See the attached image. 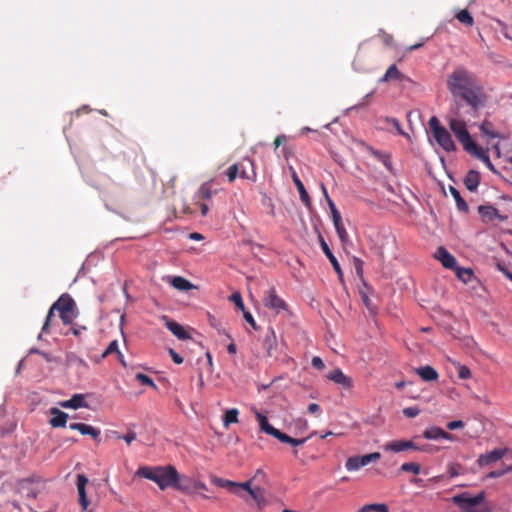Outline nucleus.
Listing matches in <instances>:
<instances>
[{
  "mask_svg": "<svg viewBox=\"0 0 512 512\" xmlns=\"http://www.w3.org/2000/svg\"><path fill=\"white\" fill-rule=\"evenodd\" d=\"M448 91L458 107L468 106L473 112L483 108L488 100L484 87L476 75L464 67H457L446 80Z\"/></svg>",
  "mask_w": 512,
  "mask_h": 512,
  "instance_id": "nucleus-1",
  "label": "nucleus"
},
{
  "mask_svg": "<svg viewBox=\"0 0 512 512\" xmlns=\"http://www.w3.org/2000/svg\"><path fill=\"white\" fill-rule=\"evenodd\" d=\"M136 475L155 482L161 490L173 488L176 480L177 470L172 465L166 466H142Z\"/></svg>",
  "mask_w": 512,
  "mask_h": 512,
  "instance_id": "nucleus-2",
  "label": "nucleus"
},
{
  "mask_svg": "<svg viewBox=\"0 0 512 512\" xmlns=\"http://www.w3.org/2000/svg\"><path fill=\"white\" fill-rule=\"evenodd\" d=\"M52 310L59 313V317L64 325H70L78 316V310L74 299L67 293L62 294L57 301L52 304Z\"/></svg>",
  "mask_w": 512,
  "mask_h": 512,
  "instance_id": "nucleus-3",
  "label": "nucleus"
},
{
  "mask_svg": "<svg viewBox=\"0 0 512 512\" xmlns=\"http://www.w3.org/2000/svg\"><path fill=\"white\" fill-rule=\"evenodd\" d=\"M449 127L457 137L458 141L462 144L463 149L466 152L475 150L477 144L470 136L464 121L452 118L449 121Z\"/></svg>",
  "mask_w": 512,
  "mask_h": 512,
  "instance_id": "nucleus-4",
  "label": "nucleus"
},
{
  "mask_svg": "<svg viewBox=\"0 0 512 512\" xmlns=\"http://www.w3.org/2000/svg\"><path fill=\"white\" fill-rule=\"evenodd\" d=\"M485 498L484 492L471 497L468 492H464L452 497V502L457 505L462 512H483L477 506L483 502Z\"/></svg>",
  "mask_w": 512,
  "mask_h": 512,
  "instance_id": "nucleus-5",
  "label": "nucleus"
},
{
  "mask_svg": "<svg viewBox=\"0 0 512 512\" xmlns=\"http://www.w3.org/2000/svg\"><path fill=\"white\" fill-rule=\"evenodd\" d=\"M263 303L265 307L274 310L276 314L288 310L286 302L277 295L274 287L266 291Z\"/></svg>",
  "mask_w": 512,
  "mask_h": 512,
  "instance_id": "nucleus-6",
  "label": "nucleus"
},
{
  "mask_svg": "<svg viewBox=\"0 0 512 512\" xmlns=\"http://www.w3.org/2000/svg\"><path fill=\"white\" fill-rule=\"evenodd\" d=\"M385 451L399 453L406 450L428 451L427 446L419 447L411 440H394L384 445Z\"/></svg>",
  "mask_w": 512,
  "mask_h": 512,
  "instance_id": "nucleus-7",
  "label": "nucleus"
},
{
  "mask_svg": "<svg viewBox=\"0 0 512 512\" xmlns=\"http://www.w3.org/2000/svg\"><path fill=\"white\" fill-rule=\"evenodd\" d=\"M435 141L446 152H453L456 150V145L452 139L451 134L446 128H438L433 134Z\"/></svg>",
  "mask_w": 512,
  "mask_h": 512,
  "instance_id": "nucleus-8",
  "label": "nucleus"
},
{
  "mask_svg": "<svg viewBox=\"0 0 512 512\" xmlns=\"http://www.w3.org/2000/svg\"><path fill=\"white\" fill-rule=\"evenodd\" d=\"M163 319L165 320V325L167 329L178 339L180 340H187L191 338V335L189 332L185 329L184 326L180 325L179 323L169 319L168 317L164 316Z\"/></svg>",
  "mask_w": 512,
  "mask_h": 512,
  "instance_id": "nucleus-9",
  "label": "nucleus"
},
{
  "mask_svg": "<svg viewBox=\"0 0 512 512\" xmlns=\"http://www.w3.org/2000/svg\"><path fill=\"white\" fill-rule=\"evenodd\" d=\"M327 379L342 386L345 389H350L353 385V380L346 376L341 369L336 368L327 374Z\"/></svg>",
  "mask_w": 512,
  "mask_h": 512,
  "instance_id": "nucleus-10",
  "label": "nucleus"
},
{
  "mask_svg": "<svg viewBox=\"0 0 512 512\" xmlns=\"http://www.w3.org/2000/svg\"><path fill=\"white\" fill-rule=\"evenodd\" d=\"M194 482L195 480H193L192 478L180 475L177 472L176 480L173 484V489L183 493L190 494L194 492Z\"/></svg>",
  "mask_w": 512,
  "mask_h": 512,
  "instance_id": "nucleus-11",
  "label": "nucleus"
},
{
  "mask_svg": "<svg viewBox=\"0 0 512 512\" xmlns=\"http://www.w3.org/2000/svg\"><path fill=\"white\" fill-rule=\"evenodd\" d=\"M435 257L447 269H454L456 267V258L443 246L438 247Z\"/></svg>",
  "mask_w": 512,
  "mask_h": 512,
  "instance_id": "nucleus-12",
  "label": "nucleus"
},
{
  "mask_svg": "<svg viewBox=\"0 0 512 512\" xmlns=\"http://www.w3.org/2000/svg\"><path fill=\"white\" fill-rule=\"evenodd\" d=\"M506 450L503 449H495L493 451L487 452L485 454H481L477 460L479 466H487L492 463H495L502 459L505 455Z\"/></svg>",
  "mask_w": 512,
  "mask_h": 512,
  "instance_id": "nucleus-13",
  "label": "nucleus"
},
{
  "mask_svg": "<svg viewBox=\"0 0 512 512\" xmlns=\"http://www.w3.org/2000/svg\"><path fill=\"white\" fill-rule=\"evenodd\" d=\"M365 147L371 156H373L377 161L381 162L389 172L393 173V166L390 154L374 149L369 145H366Z\"/></svg>",
  "mask_w": 512,
  "mask_h": 512,
  "instance_id": "nucleus-14",
  "label": "nucleus"
},
{
  "mask_svg": "<svg viewBox=\"0 0 512 512\" xmlns=\"http://www.w3.org/2000/svg\"><path fill=\"white\" fill-rule=\"evenodd\" d=\"M88 478L83 474L77 475V490L79 494V502L83 510H86L89 506V501L86 495V485Z\"/></svg>",
  "mask_w": 512,
  "mask_h": 512,
  "instance_id": "nucleus-15",
  "label": "nucleus"
},
{
  "mask_svg": "<svg viewBox=\"0 0 512 512\" xmlns=\"http://www.w3.org/2000/svg\"><path fill=\"white\" fill-rule=\"evenodd\" d=\"M289 170L291 172L292 180H293L294 184L296 185L297 190L299 192L301 201L307 207H309L311 205V199H310L308 192L305 189L304 184L302 183V181L300 180V178L298 177L296 171L294 170V168L292 166L289 167Z\"/></svg>",
  "mask_w": 512,
  "mask_h": 512,
  "instance_id": "nucleus-16",
  "label": "nucleus"
},
{
  "mask_svg": "<svg viewBox=\"0 0 512 512\" xmlns=\"http://www.w3.org/2000/svg\"><path fill=\"white\" fill-rule=\"evenodd\" d=\"M51 419L49 423L54 428L65 427L68 419V414L60 409L53 407L50 409Z\"/></svg>",
  "mask_w": 512,
  "mask_h": 512,
  "instance_id": "nucleus-17",
  "label": "nucleus"
},
{
  "mask_svg": "<svg viewBox=\"0 0 512 512\" xmlns=\"http://www.w3.org/2000/svg\"><path fill=\"white\" fill-rule=\"evenodd\" d=\"M238 164L241 165V168L239 171V177H241L242 179L255 181L256 172H255L253 161L250 159H244L243 161L239 162Z\"/></svg>",
  "mask_w": 512,
  "mask_h": 512,
  "instance_id": "nucleus-18",
  "label": "nucleus"
},
{
  "mask_svg": "<svg viewBox=\"0 0 512 512\" xmlns=\"http://www.w3.org/2000/svg\"><path fill=\"white\" fill-rule=\"evenodd\" d=\"M69 428L79 431L82 435H89L94 440L98 439L101 434L99 429L85 423H71Z\"/></svg>",
  "mask_w": 512,
  "mask_h": 512,
  "instance_id": "nucleus-19",
  "label": "nucleus"
},
{
  "mask_svg": "<svg viewBox=\"0 0 512 512\" xmlns=\"http://www.w3.org/2000/svg\"><path fill=\"white\" fill-rule=\"evenodd\" d=\"M320 244H321V248H322L324 254L329 259V261L332 264L339 279L342 280L343 272L341 270L340 264H339L338 260L336 259V257L334 256V254L332 253V251L330 250L328 244L325 242V240L322 237L320 238Z\"/></svg>",
  "mask_w": 512,
  "mask_h": 512,
  "instance_id": "nucleus-20",
  "label": "nucleus"
},
{
  "mask_svg": "<svg viewBox=\"0 0 512 512\" xmlns=\"http://www.w3.org/2000/svg\"><path fill=\"white\" fill-rule=\"evenodd\" d=\"M59 405L67 409L88 407V404L85 402V396L83 394H74L69 400L62 401L59 403Z\"/></svg>",
  "mask_w": 512,
  "mask_h": 512,
  "instance_id": "nucleus-21",
  "label": "nucleus"
},
{
  "mask_svg": "<svg viewBox=\"0 0 512 512\" xmlns=\"http://www.w3.org/2000/svg\"><path fill=\"white\" fill-rule=\"evenodd\" d=\"M423 437L426 438V439H431V440H437V439H440V438L446 439V440H452L453 439V435L452 434L447 433L443 429H441L439 427H436V426H433V427H430V428L426 429L423 432Z\"/></svg>",
  "mask_w": 512,
  "mask_h": 512,
  "instance_id": "nucleus-22",
  "label": "nucleus"
},
{
  "mask_svg": "<svg viewBox=\"0 0 512 512\" xmlns=\"http://www.w3.org/2000/svg\"><path fill=\"white\" fill-rule=\"evenodd\" d=\"M256 417L258 419L260 429L277 439L281 431L270 425L267 417L262 415L261 413L257 412Z\"/></svg>",
  "mask_w": 512,
  "mask_h": 512,
  "instance_id": "nucleus-23",
  "label": "nucleus"
},
{
  "mask_svg": "<svg viewBox=\"0 0 512 512\" xmlns=\"http://www.w3.org/2000/svg\"><path fill=\"white\" fill-rule=\"evenodd\" d=\"M276 346H277L276 334H275V331L272 328H270L267 331L265 338L263 340V348L266 350L267 356H269V357L272 356L273 350L276 348Z\"/></svg>",
  "mask_w": 512,
  "mask_h": 512,
  "instance_id": "nucleus-24",
  "label": "nucleus"
},
{
  "mask_svg": "<svg viewBox=\"0 0 512 512\" xmlns=\"http://www.w3.org/2000/svg\"><path fill=\"white\" fill-rule=\"evenodd\" d=\"M479 182H480V175L477 171H474V170H470L464 178V184H465L466 188L471 192L476 191V189L479 185Z\"/></svg>",
  "mask_w": 512,
  "mask_h": 512,
  "instance_id": "nucleus-25",
  "label": "nucleus"
},
{
  "mask_svg": "<svg viewBox=\"0 0 512 512\" xmlns=\"http://www.w3.org/2000/svg\"><path fill=\"white\" fill-rule=\"evenodd\" d=\"M169 283L177 290L180 291H188L191 290L194 286L193 284L181 276H173L169 278Z\"/></svg>",
  "mask_w": 512,
  "mask_h": 512,
  "instance_id": "nucleus-26",
  "label": "nucleus"
},
{
  "mask_svg": "<svg viewBox=\"0 0 512 512\" xmlns=\"http://www.w3.org/2000/svg\"><path fill=\"white\" fill-rule=\"evenodd\" d=\"M416 372L424 381H435L439 377L438 372L428 365L418 368Z\"/></svg>",
  "mask_w": 512,
  "mask_h": 512,
  "instance_id": "nucleus-27",
  "label": "nucleus"
},
{
  "mask_svg": "<svg viewBox=\"0 0 512 512\" xmlns=\"http://www.w3.org/2000/svg\"><path fill=\"white\" fill-rule=\"evenodd\" d=\"M468 153L482 160L491 171H495L494 166L489 158V155L487 154V151L483 150L481 147L476 145L475 150L469 151Z\"/></svg>",
  "mask_w": 512,
  "mask_h": 512,
  "instance_id": "nucleus-28",
  "label": "nucleus"
},
{
  "mask_svg": "<svg viewBox=\"0 0 512 512\" xmlns=\"http://www.w3.org/2000/svg\"><path fill=\"white\" fill-rule=\"evenodd\" d=\"M403 74L398 70L395 64L391 65L384 76L380 79V82H388L391 80H402Z\"/></svg>",
  "mask_w": 512,
  "mask_h": 512,
  "instance_id": "nucleus-29",
  "label": "nucleus"
},
{
  "mask_svg": "<svg viewBox=\"0 0 512 512\" xmlns=\"http://www.w3.org/2000/svg\"><path fill=\"white\" fill-rule=\"evenodd\" d=\"M478 212L483 218L487 220H492L496 217H499L498 210L490 205L479 206Z\"/></svg>",
  "mask_w": 512,
  "mask_h": 512,
  "instance_id": "nucleus-30",
  "label": "nucleus"
},
{
  "mask_svg": "<svg viewBox=\"0 0 512 512\" xmlns=\"http://www.w3.org/2000/svg\"><path fill=\"white\" fill-rule=\"evenodd\" d=\"M358 512H389V507L385 503H373L362 506Z\"/></svg>",
  "mask_w": 512,
  "mask_h": 512,
  "instance_id": "nucleus-31",
  "label": "nucleus"
},
{
  "mask_svg": "<svg viewBox=\"0 0 512 512\" xmlns=\"http://www.w3.org/2000/svg\"><path fill=\"white\" fill-rule=\"evenodd\" d=\"M449 191L456 202L457 208L460 211L467 212L468 205H467L466 201L461 197L460 192L453 186H450Z\"/></svg>",
  "mask_w": 512,
  "mask_h": 512,
  "instance_id": "nucleus-32",
  "label": "nucleus"
},
{
  "mask_svg": "<svg viewBox=\"0 0 512 512\" xmlns=\"http://www.w3.org/2000/svg\"><path fill=\"white\" fill-rule=\"evenodd\" d=\"M112 353H116L119 360L121 361V363L125 366V362L123 360V355L122 353L119 351V348H118V342L117 340H113L112 342H110V344L108 345V347L105 349V351L103 352L102 354V358H105L107 357L108 355L112 354Z\"/></svg>",
  "mask_w": 512,
  "mask_h": 512,
  "instance_id": "nucleus-33",
  "label": "nucleus"
},
{
  "mask_svg": "<svg viewBox=\"0 0 512 512\" xmlns=\"http://www.w3.org/2000/svg\"><path fill=\"white\" fill-rule=\"evenodd\" d=\"M456 275L459 280L467 284L473 277V271L469 268L455 267Z\"/></svg>",
  "mask_w": 512,
  "mask_h": 512,
  "instance_id": "nucleus-34",
  "label": "nucleus"
},
{
  "mask_svg": "<svg viewBox=\"0 0 512 512\" xmlns=\"http://www.w3.org/2000/svg\"><path fill=\"white\" fill-rule=\"evenodd\" d=\"M277 439L282 442V443H287V444H290V445H293V446H300V445H303L307 438H303V439H296V438H292L290 437L289 435L283 433V432H280L279 436L277 437Z\"/></svg>",
  "mask_w": 512,
  "mask_h": 512,
  "instance_id": "nucleus-35",
  "label": "nucleus"
},
{
  "mask_svg": "<svg viewBox=\"0 0 512 512\" xmlns=\"http://www.w3.org/2000/svg\"><path fill=\"white\" fill-rule=\"evenodd\" d=\"M456 18L459 22L463 23L468 27H471L474 24V19L467 9H463L460 12H458L456 14Z\"/></svg>",
  "mask_w": 512,
  "mask_h": 512,
  "instance_id": "nucleus-36",
  "label": "nucleus"
},
{
  "mask_svg": "<svg viewBox=\"0 0 512 512\" xmlns=\"http://www.w3.org/2000/svg\"><path fill=\"white\" fill-rule=\"evenodd\" d=\"M480 130L482 133H484L485 135H487L491 138L499 137V133L494 131L492 123L487 120L481 124Z\"/></svg>",
  "mask_w": 512,
  "mask_h": 512,
  "instance_id": "nucleus-37",
  "label": "nucleus"
},
{
  "mask_svg": "<svg viewBox=\"0 0 512 512\" xmlns=\"http://www.w3.org/2000/svg\"><path fill=\"white\" fill-rule=\"evenodd\" d=\"M358 458L361 466L364 467L371 462L379 460L381 458V454L379 452H373L367 455L358 456Z\"/></svg>",
  "mask_w": 512,
  "mask_h": 512,
  "instance_id": "nucleus-38",
  "label": "nucleus"
},
{
  "mask_svg": "<svg viewBox=\"0 0 512 512\" xmlns=\"http://www.w3.org/2000/svg\"><path fill=\"white\" fill-rule=\"evenodd\" d=\"M238 422V410L229 409L226 411L224 416V426L228 427L232 423Z\"/></svg>",
  "mask_w": 512,
  "mask_h": 512,
  "instance_id": "nucleus-39",
  "label": "nucleus"
},
{
  "mask_svg": "<svg viewBox=\"0 0 512 512\" xmlns=\"http://www.w3.org/2000/svg\"><path fill=\"white\" fill-rule=\"evenodd\" d=\"M240 168L241 165L236 163L228 167V169L225 172V175L227 176V179L230 183L233 182L239 176Z\"/></svg>",
  "mask_w": 512,
  "mask_h": 512,
  "instance_id": "nucleus-40",
  "label": "nucleus"
},
{
  "mask_svg": "<svg viewBox=\"0 0 512 512\" xmlns=\"http://www.w3.org/2000/svg\"><path fill=\"white\" fill-rule=\"evenodd\" d=\"M321 188H322V191L327 199V202H328V205H329V208H330V211H331V215H332V218H338L340 214L339 210L337 209L335 203L332 201V199L329 197L328 193H327V190L324 186V184L321 185Z\"/></svg>",
  "mask_w": 512,
  "mask_h": 512,
  "instance_id": "nucleus-41",
  "label": "nucleus"
},
{
  "mask_svg": "<svg viewBox=\"0 0 512 512\" xmlns=\"http://www.w3.org/2000/svg\"><path fill=\"white\" fill-rule=\"evenodd\" d=\"M400 470L403 472H411V473L417 475L420 473L421 467L418 463L407 462V463H403L401 465Z\"/></svg>",
  "mask_w": 512,
  "mask_h": 512,
  "instance_id": "nucleus-42",
  "label": "nucleus"
},
{
  "mask_svg": "<svg viewBox=\"0 0 512 512\" xmlns=\"http://www.w3.org/2000/svg\"><path fill=\"white\" fill-rule=\"evenodd\" d=\"M135 378L142 385L150 386L153 389H157V386L154 383L153 379L151 377H149L148 375L143 374V373H137L135 375Z\"/></svg>",
  "mask_w": 512,
  "mask_h": 512,
  "instance_id": "nucleus-43",
  "label": "nucleus"
},
{
  "mask_svg": "<svg viewBox=\"0 0 512 512\" xmlns=\"http://www.w3.org/2000/svg\"><path fill=\"white\" fill-rule=\"evenodd\" d=\"M361 464L358 456L349 457L346 461L345 468L348 471H357L361 468Z\"/></svg>",
  "mask_w": 512,
  "mask_h": 512,
  "instance_id": "nucleus-44",
  "label": "nucleus"
},
{
  "mask_svg": "<svg viewBox=\"0 0 512 512\" xmlns=\"http://www.w3.org/2000/svg\"><path fill=\"white\" fill-rule=\"evenodd\" d=\"M198 196L200 199L207 200L212 196L211 186L209 183H204L198 192Z\"/></svg>",
  "mask_w": 512,
  "mask_h": 512,
  "instance_id": "nucleus-45",
  "label": "nucleus"
},
{
  "mask_svg": "<svg viewBox=\"0 0 512 512\" xmlns=\"http://www.w3.org/2000/svg\"><path fill=\"white\" fill-rule=\"evenodd\" d=\"M55 312H56V310H52V306H51L47 313L44 324L42 326V333L48 334L50 332V326H51L52 318L54 317Z\"/></svg>",
  "mask_w": 512,
  "mask_h": 512,
  "instance_id": "nucleus-46",
  "label": "nucleus"
},
{
  "mask_svg": "<svg viewBox=\"0 0 512 512\" xmlns=\"http://www.w3.org/2000/svg\"><path fill=\"white\" fill-rule=\"evenodd\" d=\"M249 494L258 504H261L264 501V491L262 488L255 487L250 490Z\"/></svg>",
  "mask_w": 512,
  "mask_h": 512,
  "instance_id": "nucleus-47",
  "label": "nucleus"
},
{
  "mask_svg": "<svg viewBox=\"0 0 512 512\" xmlns=\"http://www.w3.org/2000/svg\"><path fill=\"white\" fill-rule=\"evenodd\" d=\"M458 377L460 379H469L471 377L470 369L465 365H458L457 367Z\"/></svg>",
  "mask_w": 512,
  "mask_h": 512,
  "instance_id": "nucleus-48",
  "label": "nucleus"
},
{
  "mask_svg": "<svg viewBox=\"0 0 512 512\" xmlns=\"http://www.w3.org/2000/svg\"><path fill=\"white\" fill-rule=\"evenodd\" d=\"M230 300L242 311L245 310V306L242 300V296L239 292H235L230 296Z\"/></svg>",
  "mask_w": 512,
  "mask_h": 512,
  "instance_id": "nucleus-49",
  "label": "nucleus"
},
{
  "mask_svg": "<svg viewBox=\"0 0 512 512\" xmlns=\"http://www.w3.org/2000/svg\"><path fill=\"white\" fill-rule=\"evenodd\" d=\"M512 471V465L510 466H507L503 469H498V470H494V471H491L487 477L489 478H498V477H501L503 475H505L506 473Z\"/></svg>",
  "mask_w": 512,
  "mask_h": 512,
  "instance_id": "nucleus-50",
  "label": "nucleus"
},
{
  "mask_svg": "<svg viewBox=\"0 0 512 512\" xmlns=\"http://www.w3.org/2000/svg\"><path fill=\"white\" fill-rule=\"evenodd\" d=\"M136 437L137 435L134 431H128L125 435L117 434V438L124 440L128 445H130Z\"/></svg>",
  "mask_w": 512,
  "mask_h": 512,
  "instance_id": "nucleus-51",
  "label": "nucleus"
},
{
  "mask_svg": "<svg viewBox=\"0 0 512 512\" xmlns=\"http://www.w3.org/2000/svg\"><path fill=\"white\" fill-rule=\"evenodd\" d=\"M216 483L218 486L223 487V488H228L232 492L235 489V487L237 486V483L232 482L230 480L217 479Z\"/></svg>",
  "mask_w": 512,
  "mask_h": 512,
  "instance_id": "nucleus-52",
  "label": "nucleus"
},
{
  "mask_svg": "<svg viewBox=\"0 0 512 512\" xmlns=\"http://www.w3.org/2000/svg\"><path fill=\"white\" fill-rule=\"evenodd\" d=\"M420 409L418 407H406L403 409V414L408 418H413L419 415Z\"/></svg>",
  "mask_w": 512,
  "mask_h": 512,
  "instance_id": "nucleus-53",
  "label": "nucleus"
},
{
  "mask_svg": "<svg viewBox=\"0 0 512 512\" xmlns=\"http://www.w3.org/2000/svg\"><path fill=\"white\" fill-rule=\"evenodd\" d=\"M429 127L432 131V134H435V131L438 129V128H445L444 126H442L440 124V121L439 119L436 117V116H433L430 118L429 120Z\"/></svg>",
  "mask_w": 512,
  "mask_h": 512,
  "instance_id": "nucleus-54",
  "label": "nucleus"
},
{
  "mask_svg": "<svg viewBox=\"0 0 512 512\" xmlns=\"http://www.w3.org/2000/svg\"><path fill=\"white\" fill-rule=\"evenodd\" d=\"M353 263H354V267H355V270H356V274L359 276V277H362L363 275V261L357 257H354L353 259Z\"/></svg>",
  "mask_w": 512,
  "mask_h": 512,
  "instance_id": "nucleus-55",
  "label": "nucleus"
},
{
  "mask_svg": "<svg viewBox=\"0 0 512 512\" xmlns=\"http://www.w3.org/2000/svg\"><path fill=\"white\" fill-rule=\"evenodd\" d=\"M245 490L247 491L248 493H250V490H252L253 488L251 487V480L247 481V482H244V483H237V486L235 487V489L233 490L234 493H238L239 490Z\"/></svg>",
  "mask_w": 512,
  "mask_h": 512,
  "instance_id": "nucleus-56",
  "label": "nucleus"
},
{
  "mask_svg": "<svg viewBox=\"0 0 512 512\" xmlns=\"http://www.w3.org/2000/svg\"><path fill=\"white\" fill-rule=\"evenodd\" d=\"M311 364L314 368H316L318 370H323L325 368V364H324L323 360L318 356H314L312 358Z\"/></svg>",
  "mask_w": 512,
  "mask_h": 512,
  "instance_id": "nucleus-57",
  "label": "nucleus"
},
{
  "mask_svg": "<svg viewBox=\"0 0 512 512\" xmlns=\"http://www.w3.org/2000/svg\"><path fill=\"white\" fill-rule=\"evenodd\" d=\"M243 316H244V319L252 326L253 329H255V330L258 329V326L250 312L244 310Z\"/></svg>",
  "mask_w": 512,
  "mask_h": 512,
  "instance_id": "nucleus-58",
  "label": "nucleus"
},
{
  "mask_svg": "<svg viewBox=\"0 0 512 512\" xmlns=\"http://www.w3.org/2000/svg\"><path fill=\"white\" fill-rule=\"evenodd\" d=\"M336 232L338 234L340 241L343 244H346L349 241V235H348L345 227L338 229V231H336Z\"/></svg>",
  "mask_w": 512,
  "mask_h": 512,
  "instance_id": "nucleus-59",
  "label": "nucleus"
},
{
  "mask_svg": "<svg viewBox=\"0 0 512 512\" xmlns=\"http://www.w3.org/2000/svg\"><path fill=\"white\" fill-rule=\"evenodd\" d=\"M446 426L449 430H455V429L463 428L464 423L461 420H456V421H451V422L447 423Z\"/></svg>",
  "mask_w": 512,
  "mask_h": 512,
  "instance_id": "nucleus-60",
  "label": "nucleus"
},
{
  "mask_svg": "<svg viewBox=\"0 0 512 512\" xmlns=\"http://www.w3.org/2000/svg\"><path fill=\"white\" fill-rule=\"evenodd\" d=\"M169 354L175 364L183 363V358L177 352H175V350H173L172 348L169 349Z\"/></svg>",
  "mask_w": 512,
  "mask_h": 512,
  "instance_id": "nucleus-61",
  "label": "nucleus"
},
{
  "mask_svg": "<svg viewBox=\"0 0 512 512\" xmlns=\"http://www.w3.org/2000/svg\"><path fill=\"white\" fill-rule=\"evenodd\" d=\"M287 141V136L286 135H278L275 139H274V149H278L283 143H285Z\"/></svg>",
  "mask_w": 512,
  "mask_h": 512,
  "instance_id": "nucleus-62",
  "label": "nucleus"
},
{
  "mask_svg": "<svg viewBox=\"0 0 512 512\" xmlns=\"http://www.w3.org/2000/svg\"><path fill=\"white\" fill-rule=\"evenodd\" d=\"M332 220H333V224H334L336 231H338V229L344 227V225L342 223L341 215L338 216L337 220H336V218H332Z\"/></svg>",
  "mask_w": 512,
  "mask_h": 512,
  "instance_id": "nucleus-63",
  "label": "nucleus"
},
{
  "mask_svg": "<svg viewBox=\"0 0 512 512\" xmlns=\"http://www.w3.org/2000/svg\"><path fill=\"white\" fill-rule=\"evenodd\" d=\"M308 411L311 413V414H315L317 412L320 411V406L316 403H311L309 404L308 406Z\"/></svg>",
  "mask_w": 512,
  "mask_h": 512,
  "instance_id": "nucleus-64",
  "label": "nucleus"
}]
</instances>
